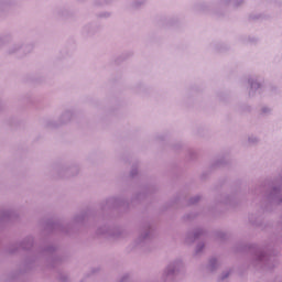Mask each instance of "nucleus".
Returning a JSON list of instances; mask_svg holds the SVG:
<instances>
[{
	"label": "nucleus",
	"mask_w": 282,
	"mask_h": 282,
	"mask_svg": "<svg viewBox=\"0 0 282 282\" xmlns=\"http://www.w3.org/2000/svg\"><path fill=\"white\" fill-rule=\"evenodd\" d=\"M199 199H202L200 196H194V197L189 198V204H197V202H199Z\"/></svg>",
	"instance_id": "nucleus-6"
},
{
	"label": "nucleus",
	"mask_w": 282,
	"mask_h": 282,
	"mask_svg": "<svg viewBox=\"0 0 282 282\" xmlns=\"http://www.w3.org/2000/svg\"><path fill=\"white\" fill-rule=\"evenodd\" d=\"M127 279H129V274L123 275L120 282H124Z\"/></svg>",
	"instance_id": "nucleus-11"
},
{
	"label": "nucleus",
	"mask_w": 282,
	"mask_h": 282,
	"mask_svg": "<svg viewBox=\"0 0 282 282\" xmlns=\"http://www.w3.org/2000/svg\"><path fill=\"white\" fill-rule=\"evenodd\" d=\"M135 175H138V170H132L131 171V177H135Z\"/></svg>",
	"instance_id": "nucleus-10"
},
{
	"label": "nucleus",
	"mask_w": 282,
	"mask_h": 282,
	"mask_svg": "<svg viewBox=\"0 0 282 282\" xmlns=\"http://www.w3.org/2000/svg\"><path fill=\"white\" fill-rule=\"evenodd\" d=\"M149 238V232H145L143 236V239H148Z\"/></svg>",
	"instance_id": "nucleus-15"
},
{
	"label": "nucleus",
	"mask_w": 282,
	"mask_h": 282,
	"mask_svg": "<svg viewBox=\"0 0 282 282\" xmlns=\"http://www.w3.org/2000/svg\"><path fill=\"white\" fill-rule=\"evenodd\" d=\"M202 250H204V243H199L196 247V254H199V252H202Z\"/></svg>",
	"instance_id": "nucleus-8"
},
{
	"label": "nucleus",
	"mask_w": 282,
	"mask_h": 282,
	"mask_svg": "<svg viewBox=\"0 0 282 282\" xmlns=\"http://www.w3.org/2000/svg\"><path fill=\"white\" fill-rule=\"evenodd\" d=\"M249 85L251 87V90L252 89H259L261 87V84L254 82V79H252V78H249Z\"/></svg>",
	"instance_id": "nucleus-5"
},
{
	"label": "nucleus",
	"mask_w": 282,
	"mask_h": 282,
	"mask_svg": "<svg viewBox=\"0 0 282 282\" xmlns=\"http://www.w3.org/2000/svg\"><path fill=\"white\" fill-rule=\"evenodd\" d=\"M182 261L177 260L172 264H169L164 271V276H173V274H175V272L182 270Z\"/></svg>",
	"instance_id": "nucleus-1"
},
{
	"label": "nucleus",
	"mask_w": 282,
	"mask_h": 282,
	"mask_svg": "<svg viewBox=\"0 0 282 282\" xmlns=\"http://www.w3.org/2000/svg\"><path fill=\"white\" fill-rule=\"evenodd\" d=\"M204 235V229H196L195 232L187 235V241H197Z\"/></svg>",
	"instance_id": "nucleus-2"
},
{
	"label": "nucleus",
	"mask_w": 282,
	"mask_h": 282,
	"mask_svg": "<svg viewBox=\"0 0 282 282\" xmlns=\"http://www.w3.org/2000/svg\"><path fill=\"white\" fill-rule=\"evenodd\" d=\"M209 270H210V272H215V270H217V259L216 258H212L209 260Z\"/></svg>",
	"instance_id": "nucleus-3"
},
{
	"label": "nucleus",
	"mask_w": 282,
	"mask_h": 282,
	"mask_svg": "<svg viewBox=\"0 0 282 282\" xmlns=\"http://www.w3.org/2000/svg\"><path fill=\"white\" fill-rule=\"evenodd\" d=\"M33 243H34V240L29 238V246H33Z\"/></svg>",
	"instance_id": "nucleus-14"
},
{
	"label": "nucleus",
	"mask_w": 282,
	"mask_h": 282,
	"mask_svg": "<svg viewBox=\"0 0 282 282\" xmlns=\"http://www.w3.org/2000/svg\"><path fill=\"white\" fill-rule=\"evenodd\" d=\"M24 250H28L29 248L28 247H23Z\"/></svg>",
	"instance_id": "nucleus-16"
},
{
	"label": "nucleus",
	"mask_w": 282,
	"mask_h": 282,
	"mask_svg": "<svg viewBox=\"0 0 282 282\" xmlns=\"http://www.w3.org/2000/svg\"><path fill=\"white\" fill-rule=\"evenodd\" d=\"M249 142H251V143H254V142H257V138H249Z\"/></svg>",
	"instance_id": "nucleus-13"
},
{
	"label": "nucleus",
	"mask_w": 282,
	"mask_h": 282,
	"mask_svg": "<svg viewBox=\"0 0 282 282\" xmlns=\"http://www.w3.org/2000/svg\"><path fill=\"white\" fill-rule=\"evenodd\" d=\"M281 193V187H273L271 195H279Z\"/></svg>",
	"instance_id": "nucleus-7"
},
{
	"label": "nucleus",
	"mask_w": 282,
	"mask_h": 282,
	"mask_svg": "<svg viewBox=\"0 0 282 282\" xmlns=\"http://www.w3.org/2000/svg\"><path fill=\"white\" fill-rule=\"evenodd\" d=\"M228 276H230V271L223 273L221 281H224V279H228Z\"/></svg>",
	"instance_id": "nucleus-9"
},
{
	"label": "nucleus",
	"mask_w": 282,
	"mask_h": 282,
	"mask_svg": "<svg viewBox=\"0 0 282 282\" xmlns=\"http://www.w3.org/2000/svg\"><path fill=\"white\" fill-rule=\"evenodd\" d=\"M268 111H270L269 108H262V113H268Z\"/></svg>",
	"instance_id": "nucleus-12"
},
{
	"label": "nucleus",
	"mask_w": 282,
	"mask_h": 282,
	"mask_svg": "<svg viewBox=\"0 0 282 282\" xmlns=\"http://www.w3.org/2000/svg\"><path fill=\"white\" fill-rule=\"evenodd\" d=\"M269 256L263 251H258V261H268Z\"/></svg>",
	"instance_id": "nucleus-4"
}]
</instances>
